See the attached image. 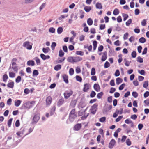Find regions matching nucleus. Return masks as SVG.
Listing matches in <instances>:
<instances>
[{
    "label": "nucleus",
    "instance_id": "7c9ffc66",
    "mask_svg": "<svg viewBox=\"0 0 149 149\" xmlns=\"http://www.w3.org/2000/svg\"><path fill=\"white\" fill-rule=\"evenodd\" d=\"M8 78V77L7 74H4L3 77V81L5 82H6Z\"/></svg>",
    "mask_w": 149,
    "mask_h": 149
},
{
    "label": "nucleus",
    "instance_id": "0e129e2a",
    "mask_svg": "<svg viewBox=\"0 0 149 149\" xmlns=\"http://www.w3.org/2000/svg\"><path fill=\"white\" fill-rule=\"evenodd\" d=\"M75 70L77 74L80 73L81 72L80 68L79 67L76 68Z\"/></svg>",
    "mask_w": 149,
    "mask_h": 149
},
{
    "label": "nucleus",
    "instance_id": "2eb2a0df",
    "mask_svg": "<svg viewBox=\"0 0 149 149\" xmlns=\"http://www.w3.org/2000/svg\"><path fill=\"white\" fill-rule=\"evenodd\" d=\"M40 57L44 60L48 59L50 58L49 55L46 56L43 54H41L40 55Z\"/></svg>",
    "mask_w": 149,
    "mask_h": 149
},
{
    "label": "nucleus",
    "instance_id": "37998d69",
    "mask_svg": "<svg viewBox=\"0 0 149 149\" xmlns=\"http://www.w3.org/2000/svg\"><path fill=\"white\" fill-rule=\"evenodd\" d=\"M12 120V118H11L8 121L7 124L9 127H11Z\"/></svg>",
    "mask_w": 149,
    "mask_h": 149
},
{
    "label": "nucleus",
    "instance_id": "680f3d73",
    "mask_svg": "<svg viewBox=\"0 0 149 149\" xmlns=\"http://www.w3.org/2000/svg\"><path fill=\"white\" fill-rule=\"evenodd\" d=\"M67 16H68V15H62L60 17H59V19L60 20H62V19H64L65 18L67 17Z\"/></svg>",
    "mask_w": 149,
    "mask_h": 149
},
{
    "label": "nucleus",
    "instance_id": "338daca9",
    "mask_svg": "<svg viewBox=\"0 0 149 149\" xmlns=\"http://www.w3.org/2000/svg\"><path fill=\"white\" fill-rule=\"evenodd\" d=\"M26 71L27 73H31V69L30 67H28L26 68Z\"/></svg>",
    "mask_w": 149,
    "mask_h": 149
},
{
    "label": "nucleus",
    "instance_id": "bf43d9fd",
    "mask_svg": "<svg viewBox=\"0 0 149 149\" xmlns=\"http://www.w3.org/2000/svg\"><path fill=\"white\" fill-rule=\"evenodd\" d=\"M15 74L13 72H10L9 73V76L11 78H14L15 76Z\"/></svg>",
    "mask_w": 149,
    "mask_h": 149
},
{
    "label": "nucleus",
    "instance_id": "864d4df0",
    "mask_svg": "<svg viewBox=\"0 0 149 149\" xmlns=\"http://www.w3.org/2000/svg\"><path fill=\"white\" fill-rule=\"evenodd\" d=\"M131 55L132 58H135L136 57V53L135 51H133L131 53Z\"/></svg>",
    "mask_w": 149,
    "mask_h": 149
},
{
    "label": "nucleus",
    "instance_id": "aec40b11",
    "mask_svg": "<svg viewBox=\"0 0 149 149\" xmlns=\"http://www.w3.org/2000/svg\"><path fill=\"white\" fill-rule=\"evenodd\" d=\"M116 83L117 85H119L123 81V79L119 77L117 78L116 79Z\"/></svg>",
    "mask_w": 149,
    "mask_h": 149
},
{
    "label": "nucleus",
    "instance_id": "6e6d98bb",
    "mask_svg": "<svg viewBox=\"0 0 149 149\" xmlns=\"http://www.w3.org/2000/svg\"><path fill=\"white\" fill-rule=\"evenodd\" d=\"M106 119V117H102L100 118L99 120L101 122H104L105 121Z\"/></svg>",
    "mask_w": 149,
    "mask_h": 149
},
{
    "label": "nucleus",
    "instance_id": "5701e85b",
    "mask_svg": "<svg viewBox=\"0 0 149 149\" xmlns=\"http://www.w3.org/2000/svg\"><path fill=\"white\" fill-rule=\"evenodd\" d=\"M91 9V8L90 6H85L84 7V10L86 12H89Z\"/></svg>",
    "mask_w": 149,
    "mask_h": 149
},
{
    "label": "nucleus",
    "instance_id": "9b49d317",
    "mask_svg": "<svg viewBox=\"0 0 149 149\" xmlns=\"http://www.w3.org/2000/svg\"><path fill=\"white\" fill-rule=\"evenodd\" d=\"M62 77L64 81L66 83H68V77L65 74H63L62 75Z\"/></svg>",
    "mask_w": 149,
    "mask_h": 149
},
{
    "label": "nucleus",
    "instance_id": "6ab92c4d",
    "mask_svg": "<svg viewBox=\"0 0 149 149\" xmlns=\"http://www.w3.org/2000/svg\"><path fill=\"white\" fill-rule=\"evenodd\" d=\"M95 7L97 9H102V4L100 3L97 2L96 4Z\"/></svg>",
    "mask_w": 149,
    "mask_h": 149
},
{
    "label": "nucleus",
    "instance_id": "393cba45",
    "mask_svg": "<svg viewBox=\"0 0 149 149\" xmlns=\"http://www.w3.org/2000/svg\"><path fill=\"white\" fill-rule=\"evenodd\" d=\"M61 68V65L59 64H58L55 66L54 69L56 71H58Z\"/></svg>",
    "mask_w": 149,
    "mask_h": 149
},
{
    "label": "nucleus",
    "instance_id": "c03bdc74",
    "mask_svg": "<svg viewBox=\"0 0 149 149\" xmlns=\"http://www.w3.org/2000/svg\"><path fill=\"white\" fill-rule=\"evenodd\" d=\"M49 32L54 33L55 32V29L54 27H50L49 30Z\"/></svg>",
    "mask_w": 149,
    "mask_h": 149
},
{
    "label": "nucleus",
    "instance_id": "603ef678",
    "mask_svg": "<svg viewBox=\"0 0 149 149\" xmlns=\"http://www.w3.org/2000/svg\"><path fill=\"white\" fill-rule=\"evenodd\" d=\"M64 54V52L61 49L59 51V56L60 57H63Z\"/></svg>",
    "mask_w": 149,
    "mask_h": 149
},
{
    "label": "nucleus",
    "instance_id": "79ce46f5",
    "mask_svg": "<svg viewBox=\"0 0 149 149\" xmlns=\"http://www.w3.org/2000/svg\"><path fill=\"white\" fill-rule=\"evenodd\" d=\"M56 45V44L55 42H53L52 43L51 45V47L52 50H54L55 49V47Z\"/></svg>",
    "mask_w": 149,
    "mask_h": 149
},
{
    "label": "nucleus",
    "instance_id": "c85d7f7f",
    "mask_svg": "<svg viewBox=\"0 0 149 149\" xmlns=\"http://www.w3.org/2000/svg\"><path fill=\"white\" fill-rule=\"evenodd\" d=\"M49 50L50 49L49 47H47V48H42V51L45 54L48 53Z\"/></svg>",
    "mask_w": 149,
    "mask_h": 149
},
{
    "label": "nucleus",
    "instance_id": "774afa93",
    "mask_svg": "<svg viewBox=\"0 0 149 149\" xmlns=\"http://www.w3.org/2000/svg\"><path fill=\"white\" fill-rule=\"evenodd\" d=\"M149 96V92L147 91L144 94V97L146 98Z\"/></svg>",
    "mask_w": 149,
    "mask_h": 149
},
{
    "label": "nucleus",
    "instance_id": "72a5a7b5",
    "mask_svg": "<svg viewBox=\"0 0 149 149\" xmlns=\"http://www.w3.org/2000/svg\"><path fill=\"white\" fill-rule=\"evenodd\" d=\"M116 28V30L118 31H120L122 29L121 27L120 26L119 24H117L115 27Z\"/></svg>",
    "mask_w": 149,
    "mask_h": 149
},
{
    "label": "nucleus",
    "instance_id": "dca6fc26",
    "mask_svg": "<svg viewBox=\"0 0 149 149\" xmlns=\"http://www.w3.org/2000/svg\"><path fill=\"white\" fill-rule=\"evenodd\" d=\"M27 64L28 66H34L35 65V63L33 61L30 60L27 61Z\"/></svg>",
    "mask_w": 149,
    "mask_h": 149
},
{
    "label": "nucleus",
    "instance_id": "4d7b16f0",
    "mask_svg": "<svg viewBox=\"0 0 149 149\" xmlns=\"http://www.w3.org/2000/svg\"><path fill=\"white\" fill-rule=\"evenodd\" d=\"M110 66V64L109 62L107 61L104 63V67L105 68H107Z\"/></svg>",
    "mask_w": 149,
    "mask_h": 149
},
{
    "label": "nucleus",
    "instance_id": "0eeeda50",
    "mask_svg": "<svg viewBox=\"0 0 149 149\" xmlns=\"http://www.w3.org/2000/svg\"><path fill=\"white\" fill-rule=\"evenodd\" d=\"M98 105L97 104H94L91 107V113L93 114H95L97 110V107Z\"/></svg>",
    "mask_w": 149,
    "mask_h": 149
},
{
    "label": "nucleus",
    "instance_id": "4c0bfd02",
    "mask_svg": "<svg viewBox=\"0 0 149 149\" xmlns=\"http://www.w3.org/2000/svg\"><path fill=\"white\" fill-rule=\"evenodd\" d=\"M76 54L77 55L83 56L84 55V53L82 51H77L76 52Z\"/></svg>",
    "mask_w": 149,
    "mask_h": 149
},
{
    "label": "nucleus",
    "instance_id": "5fc2aeb1",
    "mask_svg": "<svg viewBox=\"0 0 149 149\" xmlns=\"http://www.w3.org/2000/svg\"><path fill=\"white\" fill-rule=\"evenodd\" d=\"M132 19H130L127 22H126V25L127 26H128L132 23Z\"/></svg>",
    "mask_w": 149,
    "mask_h": 149
},
{
    "label": "nucleus",
    "instance_id": "b1692460",
    "mask_svg": "<svg viewBox=\"0 0 149 149\" xmlns=\"http://www.w3.org/2000/svg\"><path fill=\"white\" fill-rule=\"evenodd\" d=\"M63 28L61 27H58L57 29V32L58 34H60L63 32Z\"/></svg>",
    "mask_w": 149,
    "mask_h": 149
},
{
    "label": "nucleus",
    "instance_id": "bb28decb",
    "mask_svg": "<svg viewBox=\"0 0 149 149\" xmlns=\"http://www.w3.org/2000/svg\"><path fill=\"white\" fill-rule=\"evenodd\" d=\"M34 60H35L36 63L38 65H40V59L38 58V57H36L34 58Z\"/></svg>",
    "mask_w": 149,
    "mask_h": 149
},
{
    "label": "nucleus",
    "instance_id": "4be33fe9",
    "mask_svg": "<svg viewBox=\"0 0 149 149\" xmlns=\"http://www.w3.org/2000/svg\"><path fill=\"white\" fill-rule=\"evenodd\" d=\"M56 110V107L54 106L51 109L50 111V115L52 116Z\"/></svg>",
    "mask_w": 149,
    "mask_h": 149
},
{
    "label": "nucleus",
    "instance_id": "20e7f679",
    "mask_svg": "<svg viewBox=\"0 0 149 149\" xmlns=\"http://www.w3.org/2000/svg\"><path fill=\"white\" fill-rule=\"evenodd\" d=\"M32 107V106H30L29 102H28L24 103L21 107L22 109H29Z\"/></svg>",
    "mask_w": 149,
    "mask_h": 149
},
{
    "label": "nucleus",
    "instance_id": "f8f14e48",
    "mask_svg": "<svg viewBox=\"0 0 149 149\" xmlns=\"http://www.w3.org/2000/svg\"><path fill=\"white\" fill-rule=\"evenodd\" d=\"M64 102V99L63 98L59 99L57 103V106L58 107H60L62 105Z\"/></svg>",
    "mask_w": 149,
    "mask_h": 149
},
{
    "label": "nucleus",
    "instance_id": "f257e3e1",
    "mask_svg": "<svg viewBox=\"0 0 149 149\" xmlns=\"http://www.w3.org/2000/svg\"><path fill=\"white\" fill-rule=\"evenodd\" d=\"M82 60V58L79 56H69L67 59V61L71 63H77Z\"/></svg>",
    "mask_w": 149,
    "mask_h": 149
},
{
    "label": "nucleus",
    "instance_id": "423d86ee",
    "mask_svg": "<svg viewBox=\"0 0 149 149\" xmlns=\"http://www.w3.org/2000/svg\"><path fill=\"white\" fill-rule=\"evenodd\" d=\"M23 46L28 50L31 49L32 48V45H30V42L28 41L24 42L23 44Z\"/></svg>",
    "mask_w": 149,
    "mask_h": 149
},
{
    "label": "nucleus",
    "instance_id": "f3484780",
    "mask_svg": "<svg viewBox=\"0 0 149 149\" xmlns=\"http://www.w3.org/2000/svg\"><path fill=\"white\" fill-rule=\"evenodd\" d=\"M14 83L13 81H12L8 83L7 84L8 88H12L14 87Z\"/></svg>",
    "mask_w": 149,
    "mask_h": 149
},
{
    "label": "nucleus",
    "instance_id": "3c124183",
    "mask_svg": "<svg viewBox=\"0 0 149 149\" xmlns=\"http://www.w3.org/2000/svg\"><path fill=\"white\" fill-rule=\"evenodd\" d=\"M123 108H120V109L117 110L116 112L118 114H121L123 113Z\"/></svg>",
    "mask_w": 149,
    "mask_h": 149
},
{
    "label": "nucleus",
    "instance_id": "ea45409f",
    "mask_svg": "<svg viewBox=\"0 0 149 149\" xmlns=\"http://www.w3.org/2000/svg\"><path fill=\"white\" fill-rule=\"evenodd\" d=\"M76 103V101L75 100H72L70 102V105L72 107H74L75 106Z\"/></svg>",
    "mask_w": 149,
    "mask_h": 149
},
{
    "label": "nucleus",
    "instance_id": "69168bd1",
    "mask_svg": "<svg viewBox=\"0 0 149 149\" xmlns=\"http://www.w3.org/2000/svg\"><path fill=\"white\" fill-rule=\"evenodd\" d=\"M116 91V89L113 87H111L110 88L109 93H113Z\"/></svg>",
    "mask_w": 149,
    "mask_h": 149
},
{
    "label": "nucleus",
    "instance_id": "a18cd8bd",
    "mask_svg": "<svg viewBox=\"0 0 149 149\" xmlns=\"http://www.w3.org/2000/svg\"><path fill=\"white\" fill-rule=\"evenodd\" d=\"M74 73V70L72 68H70L69 69V73L70 75H72Z\"/></svg>",
    "mask_w": 149,
    "mask_h": 149
},
{
    "label": "nucleus",
    "instance_id": "a211bd4d",
    "mask_svg": "<svg viewBox=\"0 0 149 149\" xmlns=\"http://www.w3.org/2000/svg\"><path fill=\"white\" fill-rule=\"evenodd\" d=\"M107 58V52H105L103 53L102 57L101 60L102 61H105Z\"/></svg>",
    "mask_w": 149,
    "mask_h": 149
},
{
    "label": "nucleus",
    "instance_id": "2f4dec72",
    "mask_svg": "<svg viewBox=\"0 0 149 149\" xmlns=\"http://www.w3.org/2000/svg\"><path fill=\"white\" fill-rule=\"evenodd\" d=\"M122 16L123 17V20L125 21L126 20L128 17V15L127 14L125 13H123Z\"/></svg>",
    "mask_w": 149,
    "mask_h": 149
},
{
    "label": "nucleus",
    "instance_id": "c9c22d12",
    "mask_svg": "<svg viewBox=\"0 0 149 149\" xmlns=\"http://www.w3.org/2000/svg\"><path fill=\"white\" fill-rule=\"evenodd\" d=\"M103 95V93L102 92H101L98 93L97 95V97L98 99H100L101 98Z\"/></svg>",
    "mask_w": 149,
    "mask_h": 149
},
{
    "label": "nucleus",
    "instance_id": "58836bf2",
    "mask_svg": "<svg viewBox=\"0 0 149 149\" xmlns=\"http://www.w3.org/2000/svg\"><path fill=\"white\" fill-rule=\"evenodd\" d=\"M76 80L80 82H81L82 81V78L78 75H77L76 76Z\"/></svg>",
    "mask_w": 149,
    "mask_h": 149
},
{
    "label": "nucleus",
    "instance_id": "f03ea898",
    "mask_svg": "<svg viewBox=\"0 0 149 149\" xmlns=\"http://www.w3.org/2000/svg\"><path fill=\"white\" fill-rule=\"evenodd\" d=\"M77 114H75V110L74 109H72L71 111L69 113V119L71 122H73L77 117Z\"/></svg>",
    "mask_w": 149,
    "mask_h": 149
},
{
    "label": "nucleus",
    "instance_id": "7ed1b4c3",
    "mask_svg": "<svg viewBox=\"0 0 149 149\" xmlns=\"http://www.w3.org/2000/svg\"><path fill=\"white\" fill-rule=\"evenodd\" d=\"M40 116L39 114H35L31 122L32 124H36L40 119Z\"/></svg>",
    "mask_w": 149,
    "mask_h": 149
},
{
    "label": "nucleus",
    "instance_id": "052dcab7",
    "mask_svg": "<svg viewBox=\"0 0 149 149\" xmlns=\"http://www.w3.org/2000/svg\"><path fill=\"white\" fill-rule=\"evenodd\" d=\"M128 33L127 32L123 36V39L124 40L127 39L128 38Z\"/></svg>",
    "mask_w": 149,
    "mask_h": 149
},
{
    "label": "nucleus",
    "instance_id": "1a4fd4ad",
    "mask_svg": "<svg viewBox=\"0 0 149 149\" xmlns=\"http://www.w3.org/2000/svg\"><path fill=\"white\" fill-rule=\"evenodd\" d=\"M82 125L81 123H78L76 124L73 127V129L75 131L79 130L81 127Z\"/></svg>",
    "mask_w": 149,
    "mask_h": 149
},
{
    "label": "nucleus",
    "instance_id": "c756f323",
    "mask_svg": "<svg viewBox=\"0 0 149 149\" xmlns=\"http://www.w3.org/2000/svg\"><path fill=\"white\" fill-rule=\"evenodd\" d=\"M139 41L140 42L143 43L146 42V40L144 38L142 37L139 39Z\"/></svg>",
    "mask_w": 149,
    "mask_h": 149
},
{
    "label": "nucleus",
    "instance_id": "e2e57ef3",
    "mask_svg": "<svg viewBox=\"0 0 149 149\" xmlns=\"http://www.w3.org/2000/svg\"><path fill=\"white\" fill-rule=\"evenodd\" d=\"M120 74V72L118 70H117L115 72L114 75L116 77H118Z\"/></svg>",
    "mask_w": 149,
    "mask_h": 149
},
{
    "label": "nucleus",
    "instance_id": "09e8293b",
    "mask_svg": "<svg viewBox=\"0 0 149 149\" xmlns=\"http://www.w3.org/2000/svg\"><path fill=\"white\" fill-rule=\"evenodd\" d=\"M11 68L14 70L15 72H17L18 70V67L16 65L12 66Z\"/></svg>",
    "mask_w": 149,
    "mask_h": 149
},
{
    "label": "nucleus",
    "instance_id": "8fccbe9b",
    "mask_svg": "<svg viewBox=\"0 0 149 149\" xmlns=\"http://www.w3.org/2000/svg\"><path fill=\"white\" fill-rule=\"evenodd\" d=\"M138 72L141 75H144L145 74V72L143 70H139Z\"/></svg>",
    "mask_w": 149,
    "mask_h": 149
},
{
    "label": "nucleus",
    "instance_id": "4468645a",
    "mask_svg": "<svg viewBox=\"0 0 149 149\" xmlns=\"http://www.w3.org/2000/svg\"><path fill=\"white\" fill-rule=\"evenodd\" d=\"M93 88L97 92L99 91L100 89V86L98 84H95L94 85Z\"/></svg>",
    "mask_w": 149,
    "mask_h": 149
},
{
    "label": "nucleus",
    "instance_id": "473e14b6",
    "mask_svg": "<svg viewBox=\"0 0 149 149\" xmlns=\"http://www.w3.org/2000/svg\"><path fill=\"white\" fill-rule=\"evenodd\" d=\"M113 14L115 15H118L119 13V11L118 9L117 8H115L113 11Z\"/></svg>",
    "mask_w": 149,
    "mask_h": 149
},
{
    "label": "nucleus",
    "instance_id": "412c9836",
    "mask_svg": "<svg viewBox=\"0 0 149 149\" xmlns=\"http://www.w3.org/2000/svg\"><path fill=\"white\" fill-rule=\"evenodd\" d=\"M21 101L20 100H17L15 101V105L16 107H18L21 103Z\"/></svg>",
    "mask_w": 149,
    "mask_h": 149
},
{
    "label": "nucleus",
    "instance_id": "6e6552de",
    "mask_svg": "<svg viewBox=\"0 0 149 149\" xmlns=\"http://www.w3.org/2000/svg\"><path fill=\"white\" fill-rule=\"evenodd\" d=\"M52 102V98L49 96L47 97L46 100V105L48 106L50 105Z\"/></svg>",
    "mask_w": 149,
    "mask_h": 149
},
{
    "label": "nucleus",
    "instance_id": "cd10ccee",
    "mask_svg": "<svg viewBox=\"0 0 149 149\" xmlns=\"http://www.w3.org/2000/svg\"><path fill=\"white\" fill-rule=\"evenodd\" d=\"M38 74L39 72L38 70H33V77L37 76L38 75Z\"/></svg>",
    "mask_w": 149,
    "mask_h": 149
},
{
    "label": "nucleus",
    "instance_id": "a878e982",
    "mask_svg": "<svg viewBox=\"0 0 149 149\" xmlns=\"http://www.w3.org/2000/svg\"><path fill=\"white\" fill-rule=\"evenodd\" d=\"M87 23L88 24L89 26L92 25L93 23V21L92 19L91 18H88L87 19Z\"/></svg>",
    "mask_w": 149,
    "mask_h": 149
},
{
    "label": "nucleus",
    "instance_id": "a19ab883",
    "mask_svg": "<svg viewBox=\"0 0 149 149\" xmlns=\"http://www.w3.org/2000/svg\"><path fill=\"white\" fill-rule=\"evenodd\" d=\"M137 61L140 63H142L143 62V58H141L140 56H138L137 58Z\"/></svg>",
    "mask_w": 149,
    "mask_h": 149
},
{
    "label": "nucleus",
    "instance_id": "49530a36",
    "mask_svg": "<svg viewBox=\"0 0 149 149\" xmlns=\"http://www.w3.org/2000/svg\"><path fill=\"white\" fill-rule=\"evenodd\" d=\"M132 96L134 98H136L138 95V93L134 91L132 93Z\"/></svg>",
    "mask_w": 149,
    "mask_h": 149
},
{
    "label": "nucleus",
    "instance_id": "f704fd0d",
    "mask_svg": "<svg viewBox=\"0 0 149 149\" xmlns=\"http://www.w3.org/2000/svg\"><path fill=\"white\" fill-rule=\"evenodd\" d=\"M21 80V77L20 76H19L17 77L15 79V82L16 83L20 82Z\"/></svg>",
    "mask_w": 149,
    "mask_h": 149
},
{
    "label": "nucleus",
    "instance_id": "13d9d810",
    "mask_svg": "<svg viewBox=\"0 0 149 149\" xmlns=\"http://www.w3.org/2000/svg\"><path fill=\"white\" fill-rule=\"evenodd\" d=\"M127 145L128 146H130L131 144V142L129 139H127L126 141Z\"/></svg>",
    "mask_w": 149,
    "mask_h": 149
},
{
    "label": "nucleus",
    "instance_id": "de8ad7c7",
    "mask_svg": "<svg viewBox=\"0 0 149 149\" xmlns=\"http://www.w3.org/2000/svg\"><path fill=\"white\" fill-rule=\"evenodd\" d=\"M148 85V81H145L143 85V86L144 88H146Z\"/></svg>",
    "mask_w": 149,
    "mask_h": 149
},
{
    "label": "nucleus",
    "instance_id": "39448f33",
    "mask_svg": "<svg viewBox=\"0 0 149 149\" xmlns=\"http://www.w3.org/2000/svg\"><path fill=\"white\" fill-rule=\"evenodd\" d=\"M73 93V92L72 90L66 91L64 93V95L65 98L66 99H68L72 95Z\"/></svg>",
    "mask_w": 149,
    "mask_h": 149
},
{
    "label": "nucleus",
    "instance_id": "ddd939ff",
    "mask_svg": "<svg viewBox=\"0 0 149 149\" xmlns=\"http://www.w3.org/2000/svg\"><path fill=\"white\" fill-rule=\"evenodd\" d=\"M89 85L88 83H86L84 85L83 91L84 92H86L89 88Z\"/></svg>",
    "mask_w": 149,
    "mask_h": 149
},
{
    "label": "nucleus",
    "instance_id": "e433bc0d",
    "mask_svg": "<svg viewBox=\"0 0 149 149\" xmlns=\"http://www.w3.org/2000/svg\"><path fill=\"white\" fill-rule=\"evenodd\" d=\"M96 93L94 91H92L90 93V96L91 98H93L95 96Z\"/></svg>",
    "mask_w": 149,
    "mask_h": 149
},
{
    "label": "nucleus",
    "instance_id": "9d476101",
    "mask_svg": "<svg viewBox=\"0 0 149 149\" xmlns=\"http://www.w3.org/2000/svg\"><path fill=\"white\" fill-rule=\"evenodd\" d=\"M116 141L114 139H113L111 140L109 145V147L110 149H112L115 145Z\"/></svg>",
    "mask_w": 149,
    "mask_h": 149
}]
</instances>
